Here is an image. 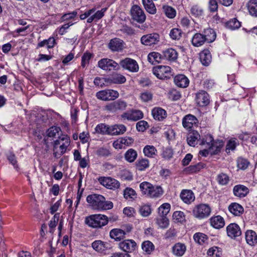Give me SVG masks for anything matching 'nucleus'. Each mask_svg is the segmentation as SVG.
Returning a JSON list of instances; mask_svg holds the SVG:
<instances>
[{"label": "nucleus", "instance_id": "nucleus-1", "mask_svg": "<svg viewBox=\"0 0 257 257\" xmlns=\"http://www.w3.org/2000/svg\"><path fill=\"white\" fill-rule=\"evenodd\" d=\"M86 201L94 209L98 211L109 210L113 206L111 201H106L105 197L99 194L89 195L87 197Z\"/></svg>", "mask_w": 257, "mask_h": 257}, {"label": "nucleus", "instance_id": "nucleus-2", "mask_svg": "<svg viewBox=\"0 0 257 257\" xmlns=\"http://www.w3.org/2000/svg\"><path fill=\"white\" fill-rule=\"evenodd\" d=\"M85 223L93 228H101L108 223V217L102 214H93L86 217Z\"/></svg>", "mask_w": 257, "mask_h": 257}, {"label": "nucleus", "instance_id": "nucleus-3", "mask_svg": "<svg viewBox=\"0 0 257 257\" xmlns=\"http://www.w3.org/2000/svg\"><path fill=\"white\" fill-rule=\"evenodd\" d=\"M127 104L124 100L119 99L116 101L107 104L104 107V110L111 113L125 110Z\"/></svg>", "mask_w": 257, "mask_h": 257}, {"label": "nucleus", "instance_id": "nucleus-4", "mask_svg": "<svg viewBox=\"0 0 257 257\" xmlns=\"http://www.w3.org/2000/svg\"><path fill=\"white\" fill-rule=\"evenodd\" d=\"M211 213V208L206 204L196 205L193 209V215L199 219L208 217Z\"/></svg>", "mask_w": 257, "mask_h": 257}, {"label": "nucleus", "instance_id": "nucleus-5", "mask_svg": "<svg viewBox=\"0 0 257 257\" xmlns=\"http://www.w3.org/2000/svg\"><path fill=\"white\" fill-rule=\"evenodd\" d=\"M153 73L160 79L169 78L171 76V68L168 66L159 65L154 67Z\"/></svg>", "mask_w": 257, "mask_h": 257}, {"label": "nucleus", "instance_id": "nucleus-6", "mask_svg": "<svg viewBox=\"0 0 257 257\" xmlns=\"http://www.w3.org/2000/svg\"><path fill=\"white\" fill-rule=\"evenodd\" d=\"M98 66L105 71L118 70L119 69V66L118 63L114 60L108 58L100 59L98 62Z\"/></svg>", "mask_w": 257, "mask_h": 257}, {"label": "nucleus", "instance_id": "nucleus-7", "mask_svg": "<svg viewBox=\"0 0 257 257\" xmlns=\"http://www.w3.org/2000/svg\"><path fill=\"white\" fill-rule=\"evenodd\" d=\"M98 180L101 185L109 189L115 190L120 186L117 180L110 177H100Z\"/></svg>", "mask_w": 257, "mask_h": 257}, {"label": "nucleus", "instance_id": "nucleus-8", "mask_svg": "<svg viewBox=\"0 0 257 257\" xmlns=\"http://www.w3.org/2000/svg\"><path fill=\"white\" fill-rule=\"evenodd\" d=\"M120 117L123 119L135 121L142 119L144 117V114L140 110L132 109L123 112Z\"/></svg>", "mask_w": 257, "mask_h": 257}, {"label": "nucleus", "instance_id": "nucleus-9", "mask_svg": "<svg viewBox=\"0 0 257 257\" xmlns=\"http://www.w3.org/2000/svg\"><path fill=\"white\" fill-rule=\"evenodd\" d=\"M160 35L156 33H153L143 35L141 38V42L145 46H153L160 41Z\"/></svg>", "mask_w": 257, "mask_h": 257}, {"label": "nucleus", "instance_id": "nucleus-10", "mask_svg": "<svg viewBox=\"0 0 257 257\" xmlns=\"http://www.w3.org/2000/svg\"><path fill=\"white\" fill-rule=\"evenodd\" d=\"M132 19L139 23H143L146 20V15L143 10L138 6H134L131 9Z\"/></svg>", "mask_w": 257, "mask_h": 257}, {"label": "nucleus", "instance_id": "nucleus-11", "mask_svg": "<svg viewBox=\"0 0 257 257\" xmlns=\"http://www.w3.org/2000/svg\"><path fill=\"white\" fill-rule=\"evenodd\" d=\"M120 65L123 68L131 72H137L139 66L136 60L130 58H126L120 61Z\"/></svg>", "mask_w": 257, "mask_h": 257}, {"label": "nucleus", "instance_id": "nucleus-12", "mask_svg": "<svg viewBox=\"0 0 257 257\" xmlns=\"http://www.w3.org/2000/svg\"><path fill=\"white\" fill-rule=\"evenodd\" d=\"M195 101L199 106H205L210 102L209 94L204 90H200L196 94Z\"/></svg>", "mask_w": 257, "mask_h": 257}, {"label": "nucleus", "instance_id": "nucleus-13", "mask_svg": "<svg viewBox=\"0 0 257 257\" xmlns=\"http://www.w3.org/2000/svg\"><path fill=\"white\" fill-rule=\"evenodd\" d=\"M119 248L126 253L132 252L136 249V242L132 239H125L119 243Z\"/></svg>", "mask_w": 257, "mask_h": 257}, {"label": "nucleus", "instance_id": "nucleus-14", "mask_svg": "<svg viewBox=\"0 0 257 257\" xmlns=\"http://www.w3.org/2000/svg\"><path fill=\"white\" fill-rule=\"evenodd\" d=\"M227 235L235 239L241 234V231L239 226L236 223H230L226 227Z\"/></svg>", "mask_w": 257, "mask_h": 257}, {"label": "nucleus", "instance_id": "nucleus-15", "mask_svg": "<svg viewBox=\"0 0 257 257\" xmlns=\"http://www.w3.org/2000/svg\"><path fill=\"white\" fill-rule=\"evenodd\" d=\"M134 142V140L130 137L122 138L117 140L113 143V147L116 149H121L125 146L131 145Z\"/></svg>", "mask_w": 257, "mask_h": 257}, {"label": "nucleus", "instance_id": "nucleus-16", "mask_svg": "<svg viewBox=\"0 0 257 257\" xmlns=\"http://www.w3.org/2000/svg\"><path fill=\"white\" fill-rule=\"evenodd\" d=\"M201 136L199 133L196 131H192L190 132L187 137L188 144L191 147H195L200 142Z\"/></svg>", "mask_w": 257, "mask_h": 257}, {"label": "nucleus", "instance_id": "nucleus-17", "mask_svg": "<svg viewBox=\"0 0 257 257\" xmlns=\"http://www.w3.org/2000/svg\"><path fill=\"white\" fill-rule=\"evenodd\" d=\"M198 119L193 115L187 114L185 115L182 120V124L186 129L191 128L194 125L197 124Z\"/></svg>", "mask_w": 257, "mask_h": 257}, {"label": "nucleus", "instance_id": "nucleus-18", "mask_svg": "<svg viewBox=\"0 0 257 257\" xmlns=\"http://www.w3.org/2000/svg\"><path fill=\"white\" fill-rule=\"evenodd\" d=\"M162 56L164 60L174 62L178 58V53L173 48H168L162 52Z\"/></svg>", "mask_w": 257, "mask_h": 257}, {"label": "nucleus", "instance_id": "nucleus-19", "mask_svg": "<svg viewBox=\"0 0 257 257\" xmlns=\"http://www.w3.org/2000/svg\"><path fill=\"white\" fill-rule=\"evenodd\" d=\"M108 135H120L123 134L126 131V126L121 124H117L109 126Z\"/></svg>", "mask_w": 257, "mask_h": 257}, {"label": "nucleus", "instance_id": "nucleus-20", "mask_svg": "<svg viewBox=\"0 0 257 257\" xmlns=\"http://www.w3.org/2000/svg\"><path fill=\"white\" fill-rule=\"evenodd\" d=\"M174 81L175 84L181 88L187 87L189 84L188 78L184 75H177L174 77Z\"/></svg>", "mask_w": 257, "mask_h": 257}, {"label": "nucleus", "instance_id": "nucleus-21", "mask_svg": "<svg viewBox=\"0 0 257 257\" xmlns=\"http://www.w3.org/2000/svg\"><path fill=\"white\" fill-rule=\"evenodd\" d=\"M182 200L186 204H190L195 200L193 192L190 190H183L180 194Z\"/></svg>", "mask_w": 257, "mask_h": 257}, {"label": "nucleus", "instance_id": "nucleus-22", "mask_svg": "<svg viewBox=\"0 0 257 257\" xmlns=\"http://www.w3.org/2000/svg\"><path fill=\"white\" fill-rule=\"evenodd\" d=\"M233 194L235 196L242 198L245 197L249 192L248 189L242 185H237L233 187Z\"/></svg>", "mask_w": 257, "mask_h": 257}, {"label": "nucleus", "instance_id": "nucleus-23", "mask_svg": "<svg viewBox=\"0 0 257 257\" xmlns=\"http://www.w3.org/2000/svg\"><path fill=\"white\" fill-rule=\"evenodd\" d=\"M123 43L122 40L115 38L110 41L108 47L112 51H119L122 49Z\"/></svg>", "mask_w": 257, "mask_h": 257}, {"label": "nucleus", "instance_id": "nucleus-24", "mask_svg": "<svg viewBox=\"0 0 257 257\" xmlns=\"http://www.w3.org/2000/svg\"><path fill=\"white\" fill-rule=\"evenodd\" d=\"M126 233L121 229L114 228L109 232L110 237L116 241H120L125 238Z\"/></svg>", "mask_w": 257, "mask_h": 257}, {"label": "nucleus", "instance_id": "nucleus-25", "mask_svg": "<svg viewBox=\"0 0 257 257\" xmlns=\"http://www.w3.org/2000/svg\"><path fill=\"white\" fill-rule=\"evenodd\" d=\"M186 250V246L185 244L178 242L176 243L172 247L173 253L177 256H182Z\"/></svg>", "mask_w": 257, "mask_h": 257}, {"label": "nucleus", "instance_id": "nucleus-26", "mask_svg": "<svg viewBox=\"0 0 257 257\" xmlns=\"http://www.w3.org/2000/svg\"><path fill=\"white\" fill-rule=\"evenodd\" d=\"M245 240L250 245L253 246L257 243V235L255 231L248 230L245 232Z\"/></svg>", "mask_w": 257, "mask_h": 257}, {"label": "nucleus", "instance_id": "nucleus-27", "mask_svg": "<svg viewBox=\"0 0 257 257\" xmlns=\"http://www.w3.org/2000/svg\"><path fill=\"white\" fill-rule=\"evenodd\" d=\"M210 224L214 228L219 229L224 226L225 222L223 218L218 215L210 218Z\"/></svg>", "mask_w": 257, "mask_h": 257}, {"label": "nucleus", "instance_id": "nucleus-28", "mask_svg": "<svg viewBox=\"0 0 257 257\" xmlns=\"http://www.w3.org/2000/svg\"><path fill=\"white\" fill-rule=\"evenodd\" d=\"M228 210L234 216H240L244 209L241 205L237 203H232L228 206Z\"/></svg>", "mask_w": 257, "mask_h": 257}, {"label": "nucleus", "instance_id": "nucleus-29", "mask_svg": "<svg viewBox=\"0 0 257 257\" xmlns=\"http://www.w3.org/2000/svg\"><path fill=\"white\" fill-rule=\"evenodd\" d=\"M205 166L204 163L200 162L198 164L189 166L186 168L184 171L188 174L196 173L200 171L201 169L204 168Z\"/></svg>", "mask_w": 257, "mask_h": 257}, {"label": "nucleus", "instance_id": "nucleus-30", "mask_svg": "<svg viewBox=\"0 0 257 257\" xmlns=\"http://www.w3.org/2000/svg\"><path fill=\"white\" fill-rule=\"evenodd\" d=\"M200 60L202 64L205 66H208L211 61V55L207 50L203 51L200 54Z\"/></svg>", "mask_w": 257, "mask_h": 257}, {"label": "nucleus", "instance_id": "nucleus-31", "mask_svg": "<svg viewBox=\"0 0 257 257\" xmlns=\"http://www.w3.org/2000/svg\"><path fill=\"white\" fill-rule=\"evenodd\" d=\"M203 35L207 43L212 42L216 38V33L214 30L211 28L205 29Z\"/></svg>", "mask_w": 257, "mask_h": 257}, {"label": "nucleus", "instance_id": "nucleus-32", "mask_svg": "<svg viewBox=\"0 0 257 257\" xmlns=\"http://www.w3.org/2000/svg\"><path fill=\"white\" fill-rule=\"evenodd\" d=\"M206 42L203 34L196 33L192 39V45L195 47H199L203 45Z\"/></svg>", "mask_w": 257, "mask_h": 257}, {"label": "nucleus", "instance_id": "nucleus-33", "mask_svg": "<svg viewBox=\"0 0 257 257\" xmlns=\"http://www.w3.org/2000/svg\"><path fill=\"white\" fill-rule=\"evenodd\" d=\"M223 146V142L222 141L217 140L213 141L211 145L209 147V149L211 151V153L213 154H218Z\"/></svg>", "mask_w": 257, "mask_h": 257}, {"label": "nucleus", "instance_id": "nucleus-34", "mask_svg": "<svg viewBox=\"0 0 257 257\" xmlns=\"http://www.w3.org/2000/svg\"><path fill=\"white\" fill-rule=\"evenodd\" d=\"M153 184L150 182L144 181L140 184V189L143 195L149 196Z\"/></svg>", "mask_w": 257, "mask_h": 257}, {"label": "nucleus", "instance_id": "nucleus-35", "mask_svg": "<svg viewBox=\"0 0 257 257\" xmlns=\"http://www.w3.org/2000/svg\"><path fill=\"white\" fill-rule=\"evenodd\" d=\"M152 114L155 119L162 120L166 117V111L161 108H155L152 110Z\"/></svg>", "mask_w": 257, "mask_h": 257}, {"label": "nucleus", "instance_id": "nucleus-36", "mask_svg": "<svg viewBox=\"0 0 257 257\" xmlns=\"http://www.w3.org/2000/svg\"><path fill=\"white\" fill-rule=\"evenodd\" d=\"M148 60L149 62L154 64V62L160 63L162 60H164V58L162 56V53L153 52L148 55Z\"/></svg>", "mask_w": 257, "mask_h": 257}, {"label": "nucleus", "instance_id": "nucleus-37", "mask_svg": "<svg viewBox=\"0 0 257 257\" xmlns=\"http://www.w3.org/2000/svg\"><path fill=\"white\" fill-rule=\"evenodd\" d=\"M163 194V190L161 186L153 185L149 197L157 198L160 197Z\"/></svg>", "mask_w": 257, "mask_h": 257}, {"label": "nucleus", "instance_id": "nucleus-38", "mask_svg": "<svg viewBox=\"0 0 257 257\" xmlns=\"http://www.w3.org/2000/svg\"><path fill=\"white\" fill-rule=\"evenodd\" d=\"M125 77L119 74L113 75L110 78L107 79V81L115 84H121L125 82Z\"/></svg>", "mask_w": 257, "mask_h": 257}, {"label": "nucleus", "instance_id": "nucleus-39", "mask_svg": "<svg viewBox=\"0 0 257 257\" xmlns=\"http://www.w3.org/2000/svg\"><path fill=\"white\" fill-rule=\"evenodd\" d=\"M106 243L99 240H95L92 242V247L96 251L102 252L107 248Z\"/></svg>", "mask_w": 257, "mask_h": 257}, {"label": "nucleus", "instance_id": "nucleus-40", "mask_svg": "<svg viewBox=\"0 0 257 257\" xmlns=\"http://www.w3.org/2000/svg\"><path fill=\"white\" fill-rule=\"evenodd\" d=\"M138 156L137 152L133 149H130L124 154V158L127 162L132 163L135 161Z\"/></svg>", "mask_w": 257, "mask_h": 257}, {"label": "nucleus", "instance_id": "nucleus-41", "mask_svg": "<svg viewBox=\"0 0 257 257\" xmlns=\"http://www.w3.org/2000/svg\"><path fill=\"white\" fill-rule=\"evenodd\" d=\"M247 8L251 16L257 17V1L256 0H250L248 3Z\"/></svg>", "mask_w": 257, "mask_h": 257}, {"label": "nucleus", "instance_id": "nucleus-42", "mask_svg": "<svg viewBox=\"0 0 257 257\" xmlns=\"http://www.w3.org/2000/svg\"><path fill=\"white\" fill-rule=\"evenodd\" d=\"M143 152L146 156L153 158L156 155L157 150L153 146L147 145L144 147Z\"/></svg>", "mask_w": 257, "mask_h": 257}, {"label": "nucleus", "instance_id": "nucleus-43", "mask_svg": "<svg viewBox=\"0 0 257 257\" xmlns=\"http://www.w3.org/2000/svg\"><path fill=\"white\" fill-rule=\"evenodd\" d=\"M193 238L195 241L200 245L206 242L208 239V237L206 235L200 232L195 233Z\"/></svg>", "mask_w": 257, "mask_h": 257}, {"label": "nucleus", "instance_id": "nucleus-44", "mask_svg": "<svg viewBox=\"0 0 257 257\" xmlns=\"http://www.w3.org/2000/svg\"><path fill=\"white\" fill-rule=\"evenodd\" d=\"M157 223L160 227L166 228L169 225V221L165 216H159L157 218Z\"/></svg>", "mask_w": 257, "mask_h": 257}, {"label": "nucleus", "instance_id": "nucleus-45", "mask_svg": "<svg viewBox=\"0 0 257 257\" xmlns=\"http://www.w3.org/2000/svg\"><path fill=\"white\" fill-rule=\"evenodd\" d=\"M63 142L60 146L59 148L62 154H64L66 151L67 147L69 146L70 141L69 138L66 135L62 136Z\"/></svg>", "mask_w": 257, "mask_h": 257}, {"label": "nucleus", "instance_id": "nucleus-46", "mask_svg": "<svg viewBox=\"0 0 257 257\" xmlns=\"http://www.w3.org/2000/svg\"><path fill=\"white\" fill-rule=\"evenodd\" d=\"M136 166L139 171L145 170L149 166V161L147 159H139L136 162Z\"/></svg>", "mask_w": 257, "mask_h": 257}, {"label": "nucleus", "instance_id": "nucleus-47", "mask_svg": "<svg viewBox=\"0 0 257 257\" xmlns=\"http://www.w3.org/2000/svg\"><path fill=\"white\" fill-rule=\"evenodd\" d=\"M226 27L231 30L238 29L241 25L240 23L236 19L233 18L227 21L225 24Z\"/></svg>", "mask_w": 257, "mask_h": 257}, {"label": "nucleus", "instance_id": "nucleus-48", "mask_svg": "<svg viewBox=\"0 0 257 257\" xmlns=\"http://www.w3.org/2000/svg\"><path fill=\"white\" fill-rule=\"evenodd\" d=\"M216 180L219 184L223 186L228 184L229 178L226 174L221 173L217 176Z\"/></svg>", "mask_w": 257, "mask_h": 257}, {"label": "nucleus", "instance_id": "nucleus-49", "mask_svg": "<svg viewBox=\"0 0 257 257\" xmlns=\"http://www.w3.org/2000/svg\"><path fill=\"white\" fill-rule=\"evenodd\" d=\"M171 206L169 203H164L158 208L159 216H165L168 214L170 210Z\"/></svg>", "mask_w": 257, "mask_h": 257}, {"label": "nucleus", "instance_id": "nucleus-50", "mask_svg": "<svg viewBox=\"0 0 257 257\" xmlns=\"http://www.w3.org/2000/svg\"><path fill=\"white\" fill-rule=\"evenodd\" d=\"M109 126H110L106 125L104 123H100L97 125L95 130L97 133L102 135H108V133L109 132L108 130H109Z\"/></svg>", "mask_w": 257, "mask_h": 257}, {"label": "nucleus", "instance_id": "nucleus-51", "mask_svg": "<svg viewBox=\"0 0 257 257\" xmlns=\"http://www.w3.org/2000/svg\"><path fill=\"white\" fill-rule=\"evenodd\" d=\"M154 247L153 243L149 240L144 241L142 244L143 250L148 254H150L154 249Z\"/></svg>", "mask_w": 257, "mask_h": 257}, {"label": "nucleus", "instance_id": "nucleus-52", "mask_svg": "<svg viewBox=\"0 0 257 257\" xmlns=\"http://www.w3.org/2000/svg\"><path fill=\"white\" fill-rule=\"evenodd\" d=\"M136 191L131 188H126L124 190L123 196L125 199H134L136 197Z\"/></svg>", "mask_w": 257, "mask_h": 257}, {"label": "nucleus", "instance_id": "nucleus-53", "mask_svg": "<svg viewBox=\"0 0 257 257\" xmlns=\"http://www.w3.org/2000/svg\"><path fill=\"white\" fill-rule=\"evenodd\" d=\"M173 219L176 222H183L185 220L184 213L180 211H176L173 214Z\"/></svg>", "mask_w": 257, "mask_h": 257}, {"label": "nucleus", "instance_id": "nucleus-54", "mask_svg": "<svg viewBox=\"0 0 257 257\" xmlns=\"http://www.w3.org/2000/svg\"><path fill=\"white\" fill-rule=\"evenodd\" d=\"M182 31L178 28L172 29L170 32V37L175 40H179L182 37Z\"/></svg>", "mask_w": 257, "mask_h": 257}, {"label": "nucleus", "instance_id": "nucleus-55", "mask_svg": "<svg viewBox=\"0 0 257 257\" xmlns=\"http://www.w3.org/2000/svg\"><path fill=\"white\" fill-rule=\"evenodd\" d=\"M237 164L239 169L244 170L248 167L249 162L245 159L239 158L237 160Z\"/></svg>", "mask_w": 257, "mask_h": 257}, {"label": "nucleus", "instance_id": "nucleus-56", "mask_svg": "<svg viewBox=\"0 0 257 257\" xmlns=\"http://www.w3.org/2000/svg\"><path fill=\"white\" fill-rule=\"evenodd\" d=\"M163 10L167 17L169 18H174L176 16V11L170 6H164Z\"/></svg>", "mask_w": 257, "mask_h": 257}, {"label": "nucleus", "instance_id": "nucleus-57", "mask_svg": "<svg viewBox=\"0 0 257 257\" xmlns=\"http://www.w3.org/2000/svg\"><path fill=\"white\" fill-rule=\"evenodd\" d=\"M96 97L100 99L103 101L110 100L108 96V93L107 89L101 90L97 92L96 94Z\"/></svg>", "mask_w": 257, "mask_h": 257}, {"label": "nucleus", "instance_id": "nucleus-58", "mask_svg": "<svg viewBox=\"0 0 257 257\" xmlns=\"http://www.w3.org/2000/svg\"><path fill=\"white\" fill-rule=\"evenodd\" d=\"M213 141L214 140L212 136L210 135H207L205 136L204 138L200 140L199 144L201 145H206V147L209 148V146L211 145V144L212 143Z\"/></svg>", "mask_w": 257, "mask_h": 257}, {"label": "nucleus", "instance_id": "nucleus-59", "mask_svg": "<svg viewBox=\"0 0 257 257\" xmlns=\"http://www.w3.org/2000/svg\"><path fill=\"white\" fill-rule=\"evenodd\" d=\"M139 212L142 216H148L151 213V206L148 205H143L140 208Z\"/></svg>", "mask_w": 257, "mask_h": 257}, {"label": "nucleus", "instance_id": "nucleus-60", "mask_svg": "<svg viewBox=\"0 0 257 257\" xmlns=\"http://www.w3.org/2000/svg\"><path fill=\"white\" fill-rule=\"evenodd\" d=\"M92 57L91 53L85 52L83 54L81 58V66L84 68L87 64H89V60Z\"/></svg>", "mask_w": 257, "mask_h": 257}, {"label": "nucleus", "instance_id": "nucleus-61", "mask_svg": "<svg viewBox=\"0 0 257 257\" xmlns=\"http://www.w3.org/2000/svg\"><path fill=\"white\" fill-rule=\"evenodd\" d=\"M120 31L126 35L131 36L135 34V30L126 25H123Z\"/></svg>", "mask_w": 257, "mask_h": 257}, {"label": "nucleus", "instance_id": "nucleus-62", "mask_svg": "<svg viewBox=\"0 0 257 257\" xmlns=\"http://www.w3.org/2000/svg\"><path fill=\"white\" fill-rule=\"evenodd\" d=\"M96 154L100 157H107L111 155V153L107 148H100L97 150Z\"/></svg>", "mask_w": 257, "mask_h": 257}, {"label": "nucleus", "instance_id": "nucleus-63", "mask_svg": "<svg viewBox=\"0 0 257 257\" xmlns=\"http://www.w3.org/2000/svg\"><path fill=\"white\" fill-rule=\"evenodd\" d=\"M77 14V13L76 11L65 14L61 17V20L62 22H64L73 19L76 16Z\"/></svg>", "mask_w": 257, "mask_h": 257}, {"label": "nucleus", "instance_id": "nucleus-64", "mask_svg": "<svg viewBox=\"0 0 257 257\" xmlns=\"http://www.w3.org/2000/svg\"><path fill=\"white\" fill-rule=\"evenodd\" d=\"M60 131V127L52 126L47 130V136L49 137H55Z\"/></svg>", "mask_w": 257, "mask_h": 257}]
</instances>
